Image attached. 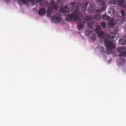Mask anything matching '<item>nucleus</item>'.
I'll list each match as a JSON object with an SVG mask.
<instances>
[{
  "mask_svg": "<svg viewBox=\"0 0 126 126\" xmlns=\"http://www.w3.org/2000/svg\"><path fill=\"white\" fill-rule=\"evenodd\" d=\"M70 5L75 8V9L73 10V13L69 14L66 16V19L68 21H77L78 23V30L80 31L83 28L85 22L84 21L83 16L80 12L79 5L74 2H71Z\"/></svg>",
  "mask_w": 126,
  "mask_h": 126,
  "instance_id": "nucleus-1",
  "label": "nucleus"
},
{
  "mask_svg": "<svg viewBox=\"0 0 126 126\" xmlns=\"http://www.w3.org/2000/svg\"><path fill=\"white\" fill-rule=\"evenodd\" d=\"M104 43L105 46L107 48L106 53L108 54H110L112 53V50L115 48L114 45L112 41H110L107 39H105Z\"/></svg>",
  "mask_w": 126,
  "mask_h": 126,
  "instance_id": "nucleus-2",
  "label": "nucleus"
},
{
  "mask_svg": "<svg viewBox=\"0 0 126 126\" xmlns=\"http://www.w3.org/2000/svg\"><path fill=\"white\" fill-rule=\"evenodd\" d=\"M118 51L120 54L119 55V56L120 59L119 61L121 62V63H124L126 61V60L124 58H122V57H126V48L124 47H119Z\"/></svg>",
  "mask_w": 126,
  "mask_h": 126,
  "instance_id": "nucleus-3",
  "label": "nucleus"
},
{
  "mask_svg": "<svg viewBox=\"0 0 126 126\" xmlns=\"http://www.w3.org/2000/svg\"><path fill=\"white\" fill-rule=\"evenodd\" d=\"M97 2L100 3V10H98L96 11V13H101L106 8L107 5L105 2L107 1L106 0H96Z\"/></svg>",
  "mask_w": 126,
  "mask_h": 126,
  "instance_id": "nucleus-4",
  "label": "nucleus"
},
{
  "mask_svg": "<svg viewBox=\"0 0 126 126\" xmlns=\"http://www.w3.org/2000/svg\"><path fill=\"white\" fill-rule=\"evenodd\" d=\"M51 5L52 6L49 7L47 9V14L48 16H50L51 14L53 8L55 10H56L58 7V5L55 3L53 0H52Z\"/></svg>",
  "mask_w": 126,
  "mask_h": 126,
  "instance_id": "nucleus-5",
  "label": "nucleus"
},
{
  "mask_svg": "<svg viewBox=\"0 0 126 126\" xmlns=\"http://www.w3.org/2000/svg\"><path fill=\"white\" fill-rule=\"evenodd\" d=\"M101 28L99 25L96 26V28L95 30V32L97 33V35L98 37L101 38H103L105 36V33L104 32L101 31Z\"/></svg>",
  "mask_w": 126,
  "mask_h": 126,
  "instance_id": "nucleus-6",
  "label": "nucleus"
},
{
  "mask_svg": "<svg viewBox=\"0 0 126 126\" xmlns=\"http://www.w3.org/2000/svg\"><path fill=\"white\" fill-rule=\"evenodd\" d=\"M51 19L52 21L55 23H59L62 20V19L61 17V15L58 13H57L52 16Z\"/></svg>",
  "mask_w": 126,
  "mask_h": 126,
  "instance_id": "nucleus-7",
  "label": "nucleus"
},
{
  "mask_svg": "<svg viewBox=\"0 0 126 126\" xmlns=\"http://www.w3.org/2000/svg\"><path fill=\"white\" fill-rule=\"evenodd\" d=\"M122 16L119 17L118 18V20L117 21V22L119 23V25H121L123 24V22L125 19V16L126 15V13H125L124 10H122L120 11Z\"/></svg>",
  "mask_w": 126,
  "mask_h": 126,
  "instance_id": "nucleus-8",
  "label": "nucleus"
},
{
  "mask_svg": "<svg viewBox=\"0 0 126 126\" xmlns=\"http://www.w3.org/2000/svg\"><path fill=\"white\" fill-rule=\"evenodd\" d=\"M95 13L96 14L94 15L93 17H91L90 16H86V20H90L93 19L99 20L101 18L100 15V14L101 13L98 12L96 13L95 12Z\"/></svg>",
  "mask_w": 126,
  "mask_h": 126,
  "instance_id": "nucleus-9",
  "label": "nucleus"
},
{
  "mask_svg": "<svg viewBox=\"0 0 126 126\" xmlns=\"http://www.w3.org/2000/svg\"><path fill=\"white\" fill-rule=\"evenodd\" d=\"M96 9V6L94 4L90 5L88 9V11L89 13H93Z\"/></svg>",
  "mask_w": 126,
  "mask_h": 126,
  "instance_id": "nucleus-10",
  "label": "nucleus"
},
{
  "mask_svg": "<svg viewBox=\"0 0 126 126\" xmlns=\"http://www.w3.org/2000/svg\"><path fill=\"white\" fill-rule=\"evenodd\" d=\"M116 23L115 20L113 19H110L108 21V27L109 28H112Z\"/></svg>",
  "mask_w": 126,
  "mask_h": 126,
  "instance_id": "nucleus-11",
  "label": "nucleus"
},
{
  "mask_svg": "<svg viewBox=\"0 0 126 126\" xmlns=\"http://www.w3.org/2000/svg\"><path fill=\"white\" fill-rule=\"evenodd\" d=\"M119 43L121 45L126 44V35H125L119 41Z\"/></svg>",
  "mask_w": 126,
  "mask_h": 126,
  "instance_id": "nucleus-12",
  "label": "nucleus"
},
{
  "mask_svg": "<svg viewBox=\"0 0 126 126\" xmlns=\"http://www.w3.org/2000/svg\"><path fill=\"white\" fill-rule=\"evenodd\" d=\"M60 12L63 14H65L66 13H69V11L68 7L65 6L63 8H61L60 10Z\"/></svg>",
  "mask_w": 126,
  "mask_h": 126,
  "instance_id": "nucleus-13",
  "label": "nucleus"
},
{
  "mask_svg": "<svg viewBox=\"0 0 126 126\" xmlns=\"http://www.w3.org/2000/svg\"><path fill=\"white\" fill-rule=\"evenodd\" d=\"M46 11V10L45 8H42L39 10L38 13L40 16H43L45 13Z\"/></svg>",
  "mask_w": 126,
  "mask_h": 126,
  "instance_id": "nucleus-14",
  "label": "nucleus"
},
{
  "mask_svg": "<svg viewBox=\"0 0 126 126\" xmlns=\"http://www.w3.org/2000/svg\"><path fill=\"white\" fill-rule=\"evenodd\" d=\"M88 4V2H86L84 4H83L81 6V10L82 11H85L87 9V6Z\"/></svg>",
  "mask_w": 126,
  "mask_h": 126,
  "instance_id": "nucleus-15",
  "label": "nucleus"
},
{
  "mask_svg": "<svg viewBox=\"0 0 126 126\" xmlns=\"http://www.w3.org/2000/svg\"><path fill=\"white\" fill-rule=\"evenodd\" d=\"M109 12L111 15H113L115 12L114 7L113 6H111L109 9Z\"/></svg>",
  "mask_w": 126,
  "mask_h": 126,
  "instance_id": "nucleus-16",
  "label": "nucleus"
},
{
  "mask_svg": "<svg viewBox=\"0 0 126 126\" xmlns=\"http://www.w3.org/2000/svg\"><path fill=\"white\" fill-rule=\"evenodd\" d=\"M115 33L114 32H110L108 36V38L109 40L113 39L114 37V35Z\"/></svg>",
  "mask_w": 126,
  "mask_h": 126,
  "instance_id": "nucleus-17",
  "label": "nucleus"
},
{
  "mask_svg": "<svg viewBox=\"0 0 126 126\" xmlns=\"http://www.w3.org/2000/svg\"><path fill=\"white\" fill-rule=\"evenodd\" d=\"M109 4L110 5H115L117 2V0H109Z\"/></svg>",
  "mask_w": 126,
  "mask_h": 126,
  "instance_id": "nucleus-18",
  "label": "nucleus"
},
{
  "mask_svg": "<svg viewBox=\"0 0 126 126\" xmlns=\"http://www.w3.org/2000/svg\"><path fill=\"white\" fill-rule=\"evenodd\" d=\"M102 18L103 19L108 21H109L110 19L109 16L105 15H102Z\"/></svg>",
  "mask_w": 126,
  "mask_h": 126,
  "instance_id": "nucleus-19",
  "label": "nucleus"
},
{
  "mask_svg": "<svg viewBox=\"0 0 126 126\" xmlns=\"http://www.w3.org/2000/svg\"><path fill=\"white\" fill-rule=\"evenodd\" d=\"M94 22L93 21H91L90 22H88L87 24L88 27L90 28H92L93 27V24Z\"/></svg>",
  "mask_w": 126,
  "mask_h": 126,
  "instance_id": "nucleus-20",
  "label": "nucleus"
},
{
  "mask_svg": "<svg viewBox=\"0 0 126 126\" xmlns=\"http://www.w3.org/2000/svg\"><path fill=\"white\" fill-rule=\"evenodd\" d=\"M96 38V35L95 34H94L93 36L91 37V40L92 41H94L95 40Z\"/></svg>",
  "mask_w": 126,
  "mask_h": 126,
  "instance_id": "nucleus-21",
  "label": "nucleus"
},
{
  "mask_svg": "<svg viewBox=\"0 0 126 126\" xmlns=\"http://www.w3.org/2000/svg\"><path fill=\"white\" fill-rule=\"evenodd\" d=\"M101 26L103 28H106V24L105 22H102L101 23Z\"/></svg>",
  "mask_w": 126,
  "mask_h": 126,
  "instance_id": "nucleus-22",
  "label": "nucleus"
},
{
  "mask_svg": "<svg viewBox=\"0 0 126 126\" xmlns=\"http://www.w3.org/2000/svg\"><path fill=\"white\" fill-rule=\"evenodd\" d=\"M93 33V32L92 31H90L89 32H88V34L90 35L91 34H92Z\"/></svg>",
  "mask_w": 126,
  "mask_h": 126,
  "instance_id": "nucleus-23",
  "label": "nucleus"
},
{
  "mask_svg": "<svg viewBox=\"0 0 126 126\" xmlns=\"http://www.w3.org/2000/svg\"><path fill=\"white\" fill-rule=\"evenodd\" d=\"M61 0H57V3L58 4H59L60 3V2H61Z\"/></svg>",
  "mask_w": 126,
  "mask_h": 126,
  "instance_id": "nucleus-24",
  "label": "nucleus"
},
{
  "mask_svg": "<svg viewBox=\"0 0 126 126\" xmlns=\"http://www.w3.org/2000/svg\"><path fill=\"white\" fill-rule=\"evenodd\" d=\"M5 1H9V0H5Z\"/></svg>",
  "mask_w": 126,
  "mask_h": 126,
  "instance_id": "nucleus-25",
  "label": "nucleus"
},
{
  "mask_svg": "<svg viewBox=\"0 0 126 126\" xmlns=\"http://www.w3.org/2000/svg\"><path fill=\"white\" fill-rule=\"evenodd\" d=\"M60 5L61 6H62V5L60 3Z\"/></svg>",
  "mask_w": 126,
  "mask_h": 126,
  "instance_id": "nucleus-26",
  "label": "nucleus"
}]
</instances>
